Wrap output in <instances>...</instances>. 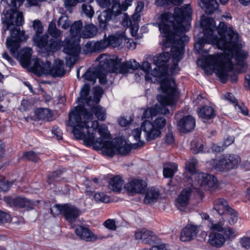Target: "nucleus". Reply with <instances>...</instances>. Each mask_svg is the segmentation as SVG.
<instances>
[{"label": "nucleus", "instance_id": "f257e3e1", "mask_svg": "<svg viewBox=\"0 0 250 250\" xmlns=\"http://www.w3.org/2000/svg\"><path fill=\"white\" fill-rule=\"evenodd\" d=\"M191 14V8L189 5L186 4L180 8H175L174 14L164 13L159 18V30L165 38L164 46H171L170 51L174 64L172 73L176 71L178 63L182 58L185 43L189 40L185 32L190 28L188 20Z\"/></svg>", "mask_w": 250, "mask_h": 250}, {"label": "nucleus", "instance_id": "f03ea898", "mask_svg": "<svg viewBox=\"0 0 250 250\" xmlns=\"http://www.w3.org/2000/svg\"><path fill=\"white\" fill-rule=\"evenodd\" d=\"M78 111L82 112L83 121L78 114L70 116V122L68 125L72 127V132L75 137L79 140H83L87 146H93L95 149H102L104 155H113L114 148L113 142L108 140L110 134L107 126L104 124L100 126L98 132L100 137L95 140L94 133H90L88 123L94 119V115L101 121L106 119V111L100 105H87L84 107L76 108Z\"/></svg>", "mask_w": 250, "mask_h": 250}, {"label": "nucleus", "instance_id": "7ed1b4c3", "mask_svg": "<svg viewBox=\"0 0 250 250\" xmlns=\"http://www.w3.org/2000/svg\"><path fill=\"white\" fill-rule=\"evenodd\" d=\"M206 19H209L207 18ZM212 22L214 30L216 29L214 26V21L212 19H209ZM217 32L220 36L219 38L217 35H214L212 33V37L210 38V40L213 42H217L218 48L224 50L223 53L216 54L214 55H208L205 58L206 62L210 64L212 67L217 69L219 70V74L223 79L225 78L224 70L222 61H225L227 62H229L230 59L232 56V50L234 47L237 45L239 40V35L237 33L234 32L232 28L228 27L224 22H220L218 28Z\"/></svg>", "mask_w": 250, "mask_h": 250}, {"label": "nucleus", "instance_id": "20e7f679", "mask_svg": "<svg viewBox=\"0 0 250 250\" xmlns=\"http://www.w3.org/2000/svg\"><path fill=\"white\" fill-rule=\"evenodd\" d=\"M47 0H27L31 5H37L39 2L46 1ZM23 0H10L8 3L11 8L7 10L6 12H3V16L1 18L2 22L6 25V29L10 31V35L12 39L8 37L6 40V45L9 49L10 53L14 57H19L18 52L20 46L21 42L25 41L27 37L24 34V32L18 29L16 26L19 27L24 22L22 13L19 12L15 15L17 8L19 7L23 3Z\"/></svg>", "mask_w": 250, "mask_h": 250}, {"label": "nucleus", "instance_id": "39448f33", "mask_svg": "<svg viewBox=\"0 0 250 250\" xmlns=\"http://www.w3.org/2000/svg\"><path fill=\"white\" fill-rule=\"evenodd\" d=\"M96 60L99 62L97 78L101 84L106 83L107 73L125 74L128 73L129 70H135L139 67V63L135 60L122 63V59L115 55H100Z\"/></svg>", "mask_w": 250, "mask_h": 250}, {"label": "nucleus", "instance_id": "423d86ee", "mask_svg": "<svg viewBox=\"0 0 250 250\" xmlns=\"http://www.w3.org/2000/svg\"><path fill=\"white\" fill-rule=\"evenodd\" d=\"M161 87L164 92L163 95H159L157 97L159 104L146 109L142 117V119L152 118L158 113L164 115L169 113L167 105H173L175 103V96L176 91V83L172 79H164L161 83Z\"/></svg>", "mask_w": 250, "mask_h": 250}, {"label": "nucleus", "instance_id": "0eeeda50", "mask_svg": "<svg viewBox=\"0 0 250 250\" xmlns=\"http://www.w3.org/2000/svg\"><path fill=\"white\" fill-rule=\"evenodd\" d=\"M83 28V23L81 21H78L73 23L70 27L71 38H66L63 44V51L69 56L66 58L67 60L75 62L76 57L79 55L81 47L79 40L75 38L76 36H80Z\"/></svg>", "mask_w": 250, "mask_h": 250}, {"label": "nucleus", "instance_id": "6e6552de", "mask_svg": "<svg viewBox=\"0 0 250 250\" xmlns=\"http://www.w3.org/2000/svg\"><path fill=\"white\" fill-rule=\"evenodd\" d=\"M239 42V41H238ZM239 45V42L237 43V45L234 47L232 50V56L230 59L229 62H227L226 61H223L222 63L224 65L223 66V70H224V74L225 75V78L223 79L221 77H220V74H219V70L218 71L217 69H216L211 66L210 64H208V62H206V59H205L203 62V66L205 69L209 68L210 70H213V72L216 73L217 76L220 79L221 82L223 83H225L227 82V78L228 77V73L229 72H230L233 69L234 65L232 62V59L234 57V58L236 62V64L241 66L242 69H244L245 68V60L247 57V53L243 51L239 50L237 49L238 48V45Z\"/></svg>", "mask_w": 250, "mask_h": 250}, {"label": "nucleus", "instance_id": "1a4fd4ad", "mask_svg": "<svg viewBox=\"0 0 250 250\" xmlns=\"http://www.w3.org/2000/svg\"><path fill=\"white\" fill-rule=\"evenodd\" d=\"M133 0H125L122 4L119 3V0H112L111 8H108L103 11L98 16V21L100 27L103 29L107 28L108 22L112 17L116 18L122 14L123 11H125L128 7L131 4Z\"/></svg>", "mask_w": 250, "mask_h": 250}, {"label": "nucleus", "instance_id": "9d476101", "mask_svg": "<svg viewBox=\"0 0 250 250\" xmlns=\"http://www.w3.org/2000/svg\"><path fill=\"white\" fill-rule=\"evenodd\" d=\"M201 26L204 30V36L199 38L194 44V48L198 52L207 53L211 48V44H215L218 47L217 42L211 41L210 38L212 37L213 29L212 22L209 19H203L201 22Z\"/></svg>", "mask_w": 250, "mask_h": 250}, {"label": "nucleus", "instance_id": "9b49d317", "mask_svg": "<svg viewBox=\"0 0 250 250\" xmlns=\"http://www.w3.org/2000/svg\"><path fill=\"white\" fill-rule=\"evenodd\" d=\"M166 119L163 116H158L152 122L145 120L141 125V128L145 132L146 140L148 141L160 137L162 130L165 128Z\"/></svg>", "mask_w": 250, "mask_h": 250}, {"label": "nucleus", "instance_id": "f8f14e48", "mask_svg": "<svg viewBox=\"0 0 250 250\" xmlns=\"http://www.w3.org/2000/svg\"><path fill=\"white\" fill-rule=\"evenodd\" d=\"M240 158L234 154H226L213 160L212 167L217 171L226 172L238 167Z\"/></svg>", "mask_w": 250, "mask_h": 250}, {"label": "nucleus", "instance_id": "ddd939ff", "mask_svg": "<svg viewBox=\"0 0 250 250\" xmlns=\"http://www.w3.org/2000/svg\"><path fill=\"white\" fill-rule=\"evenodd\" d=\"M41 35L35 34L33 37V41L39 48L47 53L54 52L61 48L62 42L60 40H49L48 35Z\"/></svg>", "mask_w": 250, "mask_h": 250}, {"label": "nucleus", "instance_id": "4468645a", "mask_svg": "<svg viewBox=\"0 0 250 250\" xmlns=\"http://www.w3.org/2000/svg\"><path fill=\"white\" fill-rule=\"evenodd\" d=\"M170 54L168 52H163L153 58V62L156 67L152 71V74L155 77L161 78L167 73V62L169 60Z\"/></svg>", "mask_w": 250, "mask_h": 250}, {"label": "nucleus", "instance_id": "2eb2a0df", "mask_svg": "<svg viewBox=\"0 0 250 250\" xmlns=\"http://www.w3.org/2000/svg\"><path fill=\"white\" fill-rule=\"evenodd\" d=\"M53 208L54 209L50 208V212L54 216L62 213L65 219L70 223L74 222L80 215L79 210L74 206L68 204H56Z\"/></svg>", "mask_w": 250, "mask_h": 250}, {"label": "nucleus", "instance_id": "dca6fc26", "mask_svg": "<svg viewBox=\"0 0 250 250\" xmlns=\"http://www.w3.org/2000/svg\"><path fill=\"white\" fill-rule=\"evenodd\" d=\"M89 86L87 84H85L84 86L81 89L80 91V97L78 98V100L80 102H82L83 104V105H79L75 107L74 110L72 111L69 114V121L68 122H70V116L71 115L73 116L76 114H78L80 116L82 117V112L78 111L76 110V108L78 107H84L86 106L87 105H99L98 103L99 102L100 99H98L94 97V99H92L91 97H90L88 98H86V97L88 95L89 93Z\"/></svg>", "mask_w": 250, "mask_h": 250}, {"label": "nucleus", "instance_id": "f3484780", "mask_svg": "<svg viewBox=\"0 0 250 250\" xmlns=\"http://www.w3.org/2000/svg\"><path fill=\"white\" fill-rule=\"evenodd\" d=\"M75 232L77 235L79 236L82 239L87 242L94 241L97 239L107 238L112 236L111 234L106 235L102 234L96 236L88 228L82 226H77L75 229Z\"/></svg>", "mask_w": 250, "mask_h": 250}, {"label": "nucleus", "instance_id": "a211bd4d", "mask_svg": "<svg viewBox=\"0 0 250 250\" xmlns=\"http://www.w3.org/2000/svg\"><path fill=\"white\" fill-rule=\"evenodd\" d=\"M147 183L142 179H133L125 186L127 191L132 194L143 193L146 191Z\"/></svg>", "mask_w": 250, "mask_h": 250}, {"label": "nucleus", "instance_id": "6ab92c4d", "mask_svg": "<svg viewBox=\"0 0 250 250\" xmlns=\"http://www.w3.org/2000/svg\"><path fill=\"white\" fill-rule=\"evenodd\" d=\"M135 236L136 239L141 241L143 243L149 245L156 243L158 240L157 236L153 232L145 229L136 232Z\"/></svg>", "mask_w": 250, "mask_h": 250}, {"label": "nucleus", "instance_id": "aec40b11", "mask_svg": "<svg viewBox=\"0 0 250 250\" xmlns=\"http://www.w3.org/2000/svg\"><path fill=\"white\" fill-rule=\"evenodd\" d=\"M177 125L181 132L183 133L188 132L194 129L195 125V121L192 116H186L179 120Z\"/></svg>", "mask_w": 250, "mask_h": 250}, {"label": "nucleus", "instance_id": "412c9836", "mask_svg": "<svg viewBox=\"0 0 250 250\" xmlns=\"http://www.w3.org/2000/svg\"><path fill=\"white\" fill-rule=\"evenodd\" d=\"M51 64L49 62L46 74H49L54 78L61 77L65 74V70L64 69L63 61L60 60H55L52 66Z\"/></svg>", "mask_w": 250, "mask_h": 250}, {"label": "nucleus", "instance_id": "4be33fe9", "mask_svg": "<svg viewBox=\"0 0 250 250\" xmlns=\"http://www.w3.org/2000/svg\"><path fill=\"white\" fill-rule=\"evenodd\" d=\"M199 232V228L193 225H188L183 228L180 235L181 241L186 242L194 239Z\"/></svg>", "mask_w": 250, "mask_h": 250}, {"label": "nucleus", "instance_id": "5701e85b", "mask_svg": "<svg viewBox=\"0 0 250 250\" xmlns=\"http://www.w3.org/2000/svg\"><path fill=\"white\" fill-rule=\"evenodd\" d=\"M199 117L205 123H209L208 121L213 119L216 116L215 111L210 106L205 105L197 109Z\"/></svg>", "mask_w": 250, "mask_h": 250}, {"label": "nucleus", "instance_id": "b1692460", "mask_svg": "<svg viewBox=\"0 0 250 250\" xmlns=\"http://www.w3.org/2000/svg\"><path fill=\"white\" fill-rule=\"evenodd\" d=\"M108 46L107 39H104L97 42L89 41L85 45V48L89 52L100 51Z\"/></svg>", "mask_w": 250, "mask_h": 250}, {"label": "nucleus", "instance_id": "393cba45", "mask_svg": "<svg viewBox=\"0 0 250 250\" xmlns=\"http://www.w3.org/2000/svg\"><path fill=\"white\" fill-rule=\"evenodd\" d=\"M49 61L47 60L45 61V62H44L41 59H36L34 60V63L31 68L33 72L36 75H41L47 74L49 68Z\"/></svg>", "mask_w": 250, "mask_h": 250}, {"label": "nucleus", "instance_id": "a878e982", "mask_svg": "<svg viewBox=\"0 0 250 250\" xmlns=\"http://www.w3.org/2000/svg\"><path fill=\"white\" fill-rule=\"evenodd\" d=\"M198 178L201 186H207L208 188L214 187L217 182V179L213 175L205 173L198 174Z\"/></svg>", "mask_w": 250, "mask_h": 250}, {"label": "nucleus", "instance_id": "bb28decb", "mask_svg": "<svg viewBox=\"0 0 250 250\" xmlns=\"http://www.w3.org/2000/svg\"><path fill=\"white\" fill-rule=\"evenodd\" d=\"M230 208L227 201L224 199L218 198L214 201L213 209L220 215H225L227 210Z\"/></svg>", "mask_w": 250, "mask_h": 250}, {"label": "nucleus", "instance_id": "cd10ccee", "mask_svg": "<svg viewBox=\"0 0 250 250\" xmlns=\"http://www.w3.org/2000/svg\"><path fill=\"white\" fill-rule=\"evenodd\" d=\"M208 242L213 247L220 248L224 244L225 238L221 233L212 232L209 235Z\"/></svg>", "mask_w": 250, "mask_h": 250}, {"label": "nucleus", "instance_id": "c85d7f7f", "mask_svg": "<svg viewBox=\"0 0 250 250\" xmlns=\"http://www.w3.org/2000/svg\"><path fill=\"white\" fill-rule=\"evenodd\" d=\"M137 17L138 16L135 14L133 15L132 20L125 13H124L122 18V24L125 26L130 27L132 32L133 31H137L139 29V25L137 23Z\"/></svg>", "mask_w": 250, "mask_h": 250}, {"label": "nucleus", "instance_id": "c756f323", "mask_svg": "<svg viewBox=\"0 0 250 250\" xmlns=\"http://www.w3.org/2000/svg\"><path fill=\"white\" fill-rule=\"evenodd\" d=\"M32 50L26 48L21 50L20 56V62L24 68H27L31 64V58Z\"/></svg>", "mask_w": 250, "mask_h": 250}, {"label": "nucleus", "instance_id": "7c9ffc66", "mask_svg": "<svg viewBox=\"0 0 250 250\" xmlns=\"http://www.w3.org/2000/svg\"><path fill=\"white\" fill-rule=\"evenodd\" d=\"M13 203L15 206L25 208L28 209L33 208L36 204L35 202L21 197H18L13 199Z\"/></svg>", "mask_w": 250, "mask_h": 250}, {"label": "nucleus", "instance_id": "2f4dec72", "mask_svg": "<svg viewBox=\"0 0 250 250\" xmlns=\"http://www.w3.org/2000/svg\"><path fill=\"white\" fill-rule=\"evenodd\" d=\"M192 190L190 188L183 189L177 199L178 207H184L188 204Z\"/></svg>", "mask_w": 250, "mask_h": 250}, {"label": "nucleus", "instance_id": "473e14b6", "mask_svg": "<svg viewBox=\"0 0 250 250\" xmlns=\"http://www.w3.org/2000/svg\"><path fill=\"white\" fill-rule=\"evenodd\" d=\"M113 146L114 148H115L114 154L112 155H107V156L112 157L115 154L116 152H117L121 155L124 156L128 154L131 150V146L126 144L123 145H120L116 144L114 142H113Z\"/></svg>", "mask_w": 250, "mask_h": 250}, {"label": "nucleus", "instance_id": "72a5a7b5", "mask_svg": "<svg viewBox=\"0 0 250 250\" xmlns=\"http://www.w3.org/2000/svg\"><path fill=\"white\" fill-rule=\"evenodd\" d=\"M177 170V165L174 163L164 164L163 169L164 176L166 178L172 177Z\"/></svg>", "mask_w": 250, "mask_h": 250}, {"label": "nucleus", "instance_id": "f704fd0d", "mask_svg": "<svg viewBox=\"0 0 250 250\" xmlns=\"http://www.w3.org/2000/svg\"><path fill=\"white\" fill-rule=\"evenodd\" d=\"M36 115L40 120L47 122H50L52 120L53 114L51 111L46 108H42L38 109L36 111Z\"/></svg>", "mask_w": 250, "mask_h": 250}, {"label": "nucleus", "instance_id": "c9c22d12", "mask_svg": "<svg viewBox=\"0 0 250 250\" xmlns=\"http://www.w3.org/2000/svg\"><path fill=\"white\" fill-rule=\"evenodd\" d=\"M206 7V13L212 14L219 6L217 0H200Z\"/></svg>", "mask_w": 250, "mask_h": 250}, {"label": "nucleus", "instance_id": "e433bc0d", "mask_svg": "<svg viewBox=\"0 0 250 250\" xmlns=\"http://www.w3.org/2000/svg\"><path fill=\"white\" fill-rule=\"evenodd\" d=\"M124 38V35L123 33L109 36L107 39L108 46L110 45L113 47L120 46L123 42Z\"/></svg>", "mask_w": 250, "mask_h": 250}, {"label": "nucleus", "instance_id": "4c0bfd02", "mask_svg": "<svg viewBox=\"0 0 250 250\" xmlns=\"http://www.w3.org/2000/svg\"><path fill=\"white\" fill-rule=\"evenodd\" d=\"M159 195V191L152 188L147 190L145 197V202L147 204L155 202L158 199Z\"/></svg>", "mask_w": 250, "mask_h": 250}, {"label": "nucleus", "instance_id": "58836bf2", "mask_svg": "<svg viewBox=\"0 0 250 250\" xmlns=\"http://www.w3.org/2000/svg\"><path fill=\"white\" fill-rule=\"evenodd\" d=\"M123 184V180L119 176L113 177L109 182L110 188L115 192L120 191Z\"/></svg>", "mask_w": 250, "mask_h": 250}, {"label": "nucleus", "instance_id": "ea45409f", "mask_svg": "<svg viewBox=\"0 0 250 250\" xmlns=\"http://www.w3.org/2000/svg\"><path fill=\"white\" fill-rule=\"evenodd\" d=\"M97 33L96 27L93 24H88L84 26V30L82 32V36L84 38H92L95 36Z\"/></svg>", "mask_w": 250, "mask_h": 250}, {"label": "nucleus", "instance_id": "a19ab883", "mask_svg": "<svg viewBox=\"0 0 250 250\" xmlns=\"http://www.w3.org/2000/svg\"><path fill=\"white\" fill-rule=\"evenodd\" d=\"M98 67L94 70V68H89L83 75V78L88 82H91L92 84H94L97 78H98Z\"/></svg>", "mask_w": 250, "mask_h": 250}, {"label": "nucleus", "instance_id": "79ce46f5", "mask_svg": "<svg viewBox=\"0 0 250 250\" xmlns=\"http://www.w3.org/2000/svg\"><path fill=\"white\" fill-rule=\"evenodd\" d=\"M191 146V149L194 154L206 152V150L204 149V146L201 140H194L192 141Z\"/></svg>", "mask_w": 250, "mask_h": 250}, {"label": "nucleus", "instance_id": "37998d69", "mask_svg": "<svg viewBox=\"0 0 250 250\" xmlns=\"http://www.w3.org/2000/svg\"><path fill=\"white\" fill-rule=\"evenodd\" d=\"M48 32L55 40H58V38L61 35V31L57 28L55 23L53 21L49 24Z\"/></svg>", "mask_w": 250, "mask_h": 250}, {"label": "nucleus", "instance_id": "c03bdc74", "mask_svg": "<svg viewBox=\"0 0 250 250\" xmlns=\"http://www.w3.org/2000/svg\"><path fill=\"white\" fill-rule=\"evenodd\" d=\"M225 215L228 217L229 223L230 225H234L237 222L238 215L236 211L234 209L229 208Z\"/></svg>", "mask_w": 250, "mask_h": 250}, {"label": "nucleus", "instance_id": "a18cd8bd", "mask_svg": "<svg viewBox=\"0 0 250 250\" xmlns=\"http://www.w3.org/2000/svg\"><path fill=\"white\" fill-rule=\"evenodd\" d=\"M139 64H140L139 63ZM141 67V69L143 70L146 73L145 79L146 81H151L152 79V76L154 77L151 73H149L150 70L151 69V64L147 62H144L141 66L139 65V67L138 68Z\"/></svg>", "mask_w": 250, "mask_h": 250}, {"label": "nucleus", "instance_id": "49530a36", "mask_svg": "<svg viewBox=\"0 0 250 250\" xmlns=\"http://www.w3.org/2000/svg\"><path fill=\"white\" fill-rule=\"evenodd\" d=\"M71 21L68 17L65 14H62L58 21V25L64 29H67L70 27Z\"/></svg>", "mask_w": 250, "mask_h": 250}, {"label": "nucleus", "instance_id": "de8ad7c7", "mask_svg": "<svg viewBox=\"0 0 250 250\" xmlns=\"http://www.w3.org/2000/svg\"><path fill=\"white\" fill-rule=\"evenodd\" d=\"M82 13L89 18L93 17L94 11L92 7L89 3H84L82 5Z\"/></svg>", "mask_w": 250, "mask_h": 250}, {"label": "nucleus", "instance_id": "09e8293b", "mask_svg": "<svg viewBox=\"0 0 250 250\" xmlns=\"http://www.w3.org/2000/svg\"><path fill=\"white\" fill-rule=\"evenodd\" d=\"M94 198L96 202L107 203L110 202V197L104 192H96L94 194Z\"/></svg>", "mask_w": 250, "mask_h": 250}, {"label": "nucleus", "instance_id": "8fccbe9b", "mask_svg": "<svg viewBox=\"0 0 250 250\" xmlns=\"http://www.w3.org/2000/svg\"><path fill=\"white\" fill-rule=\"evenodd\" d=\"M142 130H143L141 128H136L132 131V136L133 137L134 139L139 142L137 144H134V146H137L138 147H141L144 145L145 144L144 141H141L140 140L141 134Z\"/></svg>", "mask_w": 250, "mask_h": 250}, {"label": "nucleus", "instance_id": "3c124183", "mask_svg": "<svg viewBox=\"0 0 250 250\" xmlns=\"http://www.w3.org/2000/svg\"><path fill=\"white\" fill-rule=\"evenodd\" d=\"M223 231L226 239L230 240L233 239L237 235L236 230L231 227L225 228Z\"/></svg>", "mask_w": 250, "mask_h": 250}, {"label": "nucleus", "instance_id": "603ef678", "mask_svg": "<svg viewBox=\"0 0 250 250\" xmlns=\"http://www.w3.org/2000/svg\"><path fill=\"white\" fill-rule=\"evenodd\" d=\"M22 157L27 160L37 162L39 159V155L34 151H29L24 153Z\"/></svg>", "mask_w": 250, "mask_h": 250}, {"label": "nucleus", "instance_id": "864d4df0", "mask_svg": "<svg viewBox=\"0 0 250 250\" xmlns=\"http://www.w3.org/2000/svg\"><path fill=\"white\" fill-rule=\"evenodd\" d=\"M62 171L61 170H57L52 172L50 175L48 176L47 183L48 185H51L53 184L54 182L56 181L57 178H58L61 176Z\"/></svg>", "mask_w": 250, "mask_h": 250}, {"label": "nucleus", "instance_id": "5fc2aeb1", "mask_svg": "<svg viewBox=\"0 0 250 250\" xmlns=\"http://www.w3.org/2000/svg\"><path fill=\"white\" fill-rule=\"evenodd\" d=\"M104 226L108 229L115 230L116 229L117 226L116 222L113 219H107L104 223Z\"/></svg>", "mask_w": 250, "mask_h": 250}, {"label": "nucleus", "instance_id": "6e6d98bb", "mask_svg": "<svg viewBox=\"0 0 250 250\" xmlns=\"http://www.w3.org/2000/svg\"><path fill=\"white\" fill-rule=\"evenodd\" d=\"M12 184L13 182H9L6 181L5 178H3L0 181V188L3 192H6L9 190L10 186Z\"/></svg>", "mask_w": 250, "mask_h": 250}, {"label": "nucleus", "instance_id": "4d7b16f0", "mask_svg": "<svg viewBox=\"0 0 250 250\" xmlns=\"http://www.w3.org/2000/svg\"><path fill=\"white\" fill-rule=\"evenodd\" d=\"M33 26L36 30V34L40 35L42 33L43 27L41 22L39 20H35L34 21Z\"/></svg>", "mask_w": 250, "mask_h": 250}, {"label": "nucleus", "instance_id": "13d9d810", "mask_svg": "<svg viewBox=\"0 0 250 250\" xmlns=\"http://www.w3.org/2000/svg\"><path fill=\"white\" fill-rule=\"evenodd\" d=\"M235 108L239 112H241L244 115H248L249 111L247 107L243 104H234Z\"/></svg>", "mask_w": 250, "mask_h": 250}, {"label": "nucleus", "instance_id": "bf43d9fd", "mask_svg": "<svg viewBox=\"0 0 250 250\" xmlns=\"http://www.w3.org/2000/svg\"><path fill=\"white\" fill-rule=\"evenodd\" d=\"M165 142L167 145H171L174 142V136L173 133L169 130L165 136Z\"/></svg>", "mask_w": 250, "mask_h": 250}, {"label": "nucleus", "instance_id": "052dcab7", "mask_svg": "<svg viewBox=\"0 0 250 250\" xmlns=\"http://www.w3.org/2000/svg\"><path fill=\"white\" fill-rule=\"evenodd\" d=\"M11 220V217L8 213L0 210V224H4L8 222Z\"/></svg>", "mask_w": 250, "mask_h": 250}, {"label": "nucleus", "instance_id": "680f3d73", "mask_svg": "<svg viewBox=\"0 0 250 250\" xmlns=\"http://www.w3.org/2000/svg\"><path fill=\"white\" fill-rule=\"evenodd\" d=\"M211 147L212 150L216 152H221L225 148L223 144H213L212 145Z\"/></svg>", "mask_w": 250, "mask_h": 250}, {"label": "nucleus", "instance_id": "e2e57ef3", "mask_svg": "<svg viewBox=\"0 0 250 250\" xmlns=\"http://www.w3.org/2000/svg\"><path fill=\"white\" fill-rule=\"evenodd\" d=\"M196 164V162L193 161L191 162H189L188 164V165H187V166H186L188 170L191 174H194L196 172V169H195Z\"/></svg>", "mask_w": 250, "mask_h": 250}, {"label": "nucleus", "instance_id": "0e129e2a", "mask_svg": "<svg viewBox=\"0 0 250 250\" xmlns=\"http://www.w3.org/2000/svg\"><path fill=\"white\" fill-rule=\"evenodd\" d=\"M241 244L243 248L246 249L250 248V238L247 237H243L241 240Z\"/></svg>", "mask_w": 250, "mask_h": 250}, {"label": "nucleus", "instance_id": "69168bd1", "mask_svg": "<svg viewBox=\"0 0 250 250\" xmlns=\"http://www.w3.org/2000/svg\"><path fill=\"white\" fill-rule=\"evenodd\" d=\"M98 4L102 8H106L111 5V0H96Z\"/></svg>", "mask_w": 250, "mask_h": 250}, {"label": "nucleus", "instance_id": "338daca9", "mask_svg": "<svg viewBox=\"0 0 250 250\" xmlns=\"http://www.w3.org/2000/svg\"><path fill=\"white\" fill-rule=\"evenodd\" d=\"M83 2V0H64L65 7H72L76 5L79 2Z\"/></svg>", "mask_w": 250, "mask_h": 250}, {"label": "nucleus", "instance_id": "774afa93", "mask_svg": "<svg viewBox=\"0 0 250 250\" xmlns=\"http://www.w3.org/2000/svg\"><path fill=\"white\" fill-rule=\"evenodd\" d=\"M224 228L219 223L211 224L210 226V229L218 231H223Z\"/></svg>", "mask_w": 250, "mask_h": 250}]
</instances>
